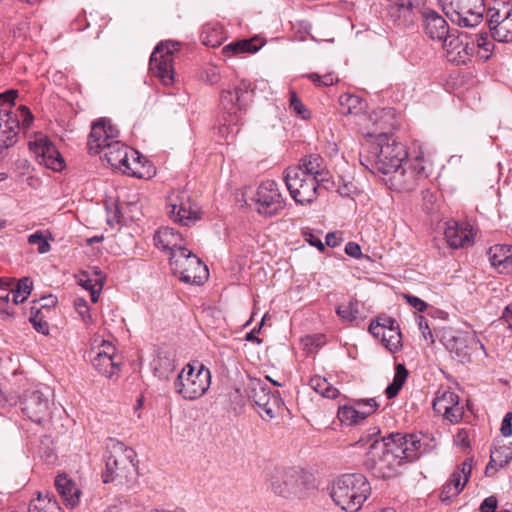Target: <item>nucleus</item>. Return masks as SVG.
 Returning a JSON list of instances; mask_svg holds the SVG:
<instances>
[{
	"mask_svg": "<svg viewBox=\"0 0 512 512\" xmlns=\"http://www.w3.org/2000/svg\"><path fill=\"white\" fill-rule=\"evenodd\" d=\"M379 430L373 429L367 440L361 438L356 445H368L365 465L376 477L392 478L399 473L400 467L413 462L424 452L418 435L390 434L378 439Z\"/></svg>",
	"mask_w": 512,
	"mask_h": 512,
	"instance_id": "nucleus-1",
	"label": "nucleus"
},
{
	"mask_svg": "<svg viewBox=\"0 0 512 512\" xmlns=\"http://www.w3.org/2000/svg\"><path fill=\"white\" fill-rule=\"evenodd\" d=\"M329 179L324 160L312 154L302 158L298 165L288 167L284 172V180L291 197L300 204H310L317 197L320 183Z\"/></svg>",
	"mask_w": 512,
	"mask_h": 512,
	"instance_id": "nucleus-2",
	"label": "nucleus"
},
{
	"mask_svg": "<svg viewBox=\"0 0 512 512\" xmlns=\"http://www.w3.org/2000/svg\"><path fill=\"white\" fill-rule=\"evenodd\" d=\"M370 492L369 482L359 473L341 475L329 486V494L334 503L348 512L358 511Z\"/></svg>",
	"mask_w": 512,
	"mask_h": 512,
	"instance_id": "nucleus-3",
	"label": "nucleus"
},
{
	"mask_svg": "<svg viewBox=\"0 0 512 512\" xmlns=\"http://www.w3.org/2000/svg\"><path fill=\"white\" fill-rule=\"evenodd\" d=\"M369 153L366 166L370 165L384 175H391L397 168H401L408 156L405 146L386 134L378 136Z\"/></svg>",
	"mask_w": 512,
	"mask_h": 512,
	"instance_id": "nucleus-4",
	"label": "nucleus"
},
{
	"mask_svg": "<svg viewBox=\"0 0 512 512\" xmlns=\"http://www.w3.org/2000/svg\"><path fill=\"white\" fill-rule=\"evenodd\" d=\"M108 164L123 174L136 178H147L151 176V166L138 151L129 148L117 138L106 145L103 151Z\"/></svg>",
	"mask_w": 512,
	"mask_h": 512,
	"instance_id": "nucleus-5",
	"label": "nucleus"
},
{
	"mask_svg": "<svg viewBox=\"0 0 512 512\" xmlns=\"http://www.w3.org/2000/svg\"><path fill=\"white\" fill-rule=\"evenodd\" d=\"M173 274L182 282L200 285L208 278L207 266L187 248H178L169 258Z\"/></svg>",
	"mask_w": 512,
	"mask_h": 512,
	"instance_id": "nucleus-6",
	"label": "nucleus"
},
{
	"mask_svg": "<svg viewBox=\"0 0 512 512\" xmlns=\"http://www.w3.org/2000/svg\"><path fill=\"white\" fill-rule=\"evenodd\" d=\"M211 384V374L208 368L200 365L196 370L187 364L174 381V390L183 399L193 401L203 396Z\"/></svg>",
	"mask_w": 512,
	"mask_h": 512,
	"instance_id": "nucleus-7",
	"label": "nucleus"
},
{
	"mask_svg": "<svg viewBox=\"0 0 512 512\" xmlns=\"http://www.w3.org/2000/svg\"><path fill=\"white\" fill-rule=\"evenodd\" d=\"M444 14L460 27H475L483 17L484 0H438Z\"/></svg>",
	"mask_w": 512,
	"mask_h": 512,
	"instance_id": "nucleus-8",
	"label": "nucleus"
},
{
	"mask_svg": "<svg viewBox=\"0 0 512 512\" xmlns=\"http://www.w3.org/2000/svg\"><path fill=\"white\" fill-rule=\"evenodd\" d=\"M441 341L452 357L461 363L469 362L472 354L478 350L484 351V345L473 331L446 329Z\"/></svg>",
	"mask_w": 512,
	"mask_h": 512,
	"instance_id": "nucleus-9",
	"label": "nucleus"
},
{
	"mask_svg": "<svg viewBox=\"0 0 512 512\" xmlns=\"http://www.w3.org/2000/svg\"><path fill=\"white\" fill-rule=\"evenodd\" d=\"M136 457L135 451L117 442L112 445L110 454L106 458V471L103 473L102 478L104 483H110L117 479H127L134 467V460Z\"/></svg>",
	"mask_w": 512,
	"mask_h": 512,
	"instance_id": "nucleus-10",
	"label": "nucleus"
},
{
	"mask_svg": "<svg viewBox=\"0 0 512 512\" xmlns=\"http://www.w3.org/2000/svg\"><path fill=\"white\" fill-rule=\"evenodd\" d=\"M167 213L183 226H191L201 217L200 206L186 191H173L167 199Z\"/></svg>",
	"mask_w": 512,
	"mask_h": 512,
	"instance_id": "nucleus-11",
	"label": "nucleus"
},
{
	"mask_svg": "<svg viewBox=\"0 0 512 512\" xmlns=\"http://www.w3.org/2000/svg\"><path fill=\"white\" fill-rule=\"evenodd\" d=\"M271 491L282 498L294 499L304 496V482L301 473L293 468L275 469L269 477Z\"/></svg>",
	"mask_w": 512,
	"mask_h": 512,
	"instance_id": "nucleus-12",
	"label": "nucleus"
},
{
	"mask_svg": "<svg viewBox=\"0 0 512 512\" xmlns=\"http://www.w3.org/2000/svg\"><path fill=\"white\" fill-rule=\"evenodd\" d=\"M487 22L491 35L496 41H512L511 2L495 1L487 10Z\"/></svg>",
	"mask_w": 512,
	"mask_h": 512,
	"instance_id": "nucleus-13",
	"label": "nucleus"
},
{
	"mask_svg": "<svg viewBox=\"0 0 512 512\" xmlns=\"http://www.w3.org/2000/svg\"><path fill=\"white\" fill-rule=\"evenodd\" d=\"M255 210L264 217H273L285 207V199L274 180L263 181L252 199Z\"/></svg>",
	"mask_w": 512,
	"mask_h": 512,
	"instance_id": "nucleus-14",
	"label": "nucleus"
},
{
	"mask_svg": "<svg viewBox=\"0 0 512 512\" xmlns=\"http://www.w3.org/2000/svg\"><path fill=\"white\" fill-rule=\"evenodd\" d=\"M254 89L252 83L242 79L233 88L223 89L220 95L222 109L235 121L238 115L245 111L252 101Z\"/></svg>",
	"mask_w": 512,
	"mask_h": 512,
	"instance_id": "nucleus-15",
	"label": "nucleus"
},
{
	"mask_svg": "<svg viewBox=\"0 0 512 512\" xmlns=\"http://www.w3.org/2000/svg\"><path fill=\"white\" fill-rule=\"evenodd\" d=\"M177 43L165 42L156 46L150 57V70L163 85L174 83V51Z\"/></svg>",
	"mask_w": 512,
	"mask_h": 512,
	"instance_id": "nucleus-16",
	"label": "nucleus"
},
{
	"mask_svg": "<svg viewBox=\"0 0 512 512\" xmlns=\"http://www.w3.org/2000/svg\"><path fill=\"white\" fill-rule=\"evenodd\" d=\"M29 149L39 164L54 171H61L64 168L63 157L46 135L36 134L29 142Z\"/></svg>",
	"mask_w": 512,
	"mask_h": 512,
	"instance_id": "nucleus-17",
	"label": "nucleus"
},
{
	"mask_svg": "<svg viewBox=\"0 0 512 512\" xmlns=\"http://www.w3.org/2000/svg\"><path fill=\"white\" fill-rule=\"evenodd\" d=\"M90 355L93 367L105 377L111 378L119 370L120 357L111 342L103 340L98 347L91 349Z\"/></svg>",
	"mask_w": 512,
	"mask_h": 512,
	"instance_id": "nucleus-18",
	"label": "nucleus"
},
{
	"mask_svg": "<svg viewBox=\"0 0 512 512\" xmlns=\"http://www.w3.org/2000/svg\"><path fill=\"white\" fill-rule=\"evenodd\" d=\"M20 404L22 412L35 423L41 424L50 418V400L38 390L25 392Z\"/></svg>",
	"mask_w": 512,
	"mask_h": 512,
	"instance_id": "nucleus-19",
	"label": "nucleus"
},
{
	"mask_svg": "<svg viewBox=\"0 0 512 512\" xmlns=\"http://www.w3.org/2000/svg\"><path fill=\"white\" fill-rule=\"evenodd\" d=\"M433 410L451 423H458L464 415L459 396L450 390L437 391L433 400Z\"/></svg>",
	"mask_w": 512,
	"mask_h": 512,
	"instance_id": "nucleus-20",
	"label": "nucleus"
},
{
	"mask_svg": "<svg viewBox=\"0 0 512 512\" xmlns=\"http://www.w3.org/2000/svg\"><path fill=\"white\" fill-rule=\"evenodd\" d=\"M251 398L259 408L258 413L262 419L270 420L276 417L280 408V399L272 394L264 383L260 381L253 383Z\"/></svg>",
	"mask_w": 512,
	"mask_h": 512,
	"instance_id": "nucleus-21",
	"label": "nucleus"
},
{
	"mask_svg": "<svg viewBox=\"0 0 512 512\" xmlns=\"http://www.w3.org/2000/svg\"><path fill=\"white\" fill-rule=\"evenodd\" d=\"M119 136V131L109 120L101 119L93 123L88 138V149L91 154L102 153L106 145L114 141Z\"/></svg>",
	"mask_w": 512,
	"mask_h": 512,
	"instance_id": "nucleus-22",
	"label": "nucleus"
},
{
	"mask_svg": "<svg viewBox=\"0 0 512 512\" xmlns=\"http://www.w3.org/2000/svg\"><path fill=\"white\" fill-rule=\"evenodd\" d=\"M472 472V465L468 461H464L451 474L449 480L443 485L440 500L443 503H450L457 497L469 481Z\"/></svg>",
	"mask_w": 512,
	"mask_h": 512,
	"instance_id": "nucleus-23",
	"label": "nucleus"
},
{
	"mask_svg": "<svg viewBox=\"0 0 512 512\" xmlns=\"http://www.w3.org/2000/svg\"><path fill=\"white\" fill-rule=\"evenodd\" d=\"M444 236L451 248L458 249L473 245L475 232L469 223L449 220L445 223Z\"/></svg>",
	"mask_w": 512,
	"mask_h": 512,
	"instance_id": "nucleus-24",
	"label": "nucleus"
},
{
	"mask_svg": "<svg viewBox=\"0 0 512 512\" xmlns=\"http://www.w3.org/2000/svg\"><path fill=\"white\" fill-rule=\"evenodd\" d=\"M442 47L445 51L446 58L449 62L457 65L465 64L470 59L475 49V44L469 46L468 42L454 34H450L442 41Z\"/></svg>",
	"mask_w": 512,
	"mask_h": 512,
	"instance_id": "nucleus-25",
	"label": "nucleus"
},
{
	"mask_svg": "<svg viewBox=\"0 0 512 512\" xmlns=\"http://www.w3.org/2000/svg\"><path fill=\"white\" fill-rule=\"evenodd\" d=\"M18 115L7 107L0 108V150L13 146L19 130Z\"/></svg>",
	"mask_w": 512,
	"mask_h": 512,
	"instance_id": "nucleus-26",
	"label": "nucleus"
},
{
	"mask_svg": "<svg viewBox=\"0 0 512 512\" xmlns=\"http://www.w3.org/2000/svg\"><path fill=\"white\" fill-rule=\"evenodd\" d=\"M489 261L493 267L502 274H512V246L497 244L489 248L487 252Z\"/></svg>",
	"mask_w": 512,
	"mask_h": 512,
	"instance_id": "nucleus-27",
	"label": "nucleus"
},
{
	"mask_svg": "<svg viewBox=\"0 0 512 512\" xmlns=\"http://www.w3.org/2000/svg\"><path fill=\"white\" fill-rule=\"evenodd\" d=\"M369 332L380 339L382 344L391 353H395L402 347V336L399 327L384 330L379 325H369Z\"/></svg>",
	"mask_w": 512,
	"mask_h": 512,
	"instance_id": "nucleus-28",
	"label": "nucleus"
},
{
	"mask_svg": "<svg viewBox=\"0 0 512 512\" xmlns=\"http://www.w3.org/2000/svg\"><path fill=\"white\" fill-rule=\"evenodd\" d=\"M425 32L432 39L442 42L450 35L445 19L435 11L425 13Z\"/></svg>",
	"mask_w": 512,
	"mask_h": 512,
	"instance_id": "nucleus-29",
	"label": "nucleus"
},
{
	"mask_svg": "<svg viewBox=\"0 0 512 512\" xmlns=\"http://www.w3.org/2000/svg\"><path fill=\"white\" fill-rule=\"evenodd\" d=\"M182 241V235L171 227H162L154 235L156 247L164 251H169L170 256H172L173 252L178 250V248H184L181 246Z\"/></svg>",
	"mask_w": 512,
	"mask_h": 512,
	"instance_id": "nucleus-30",
	"label": "nucleus"
},
{
	"mask_svg": "<svg viewBox=\"0 0 512 512\" xmlns=\"http://www.w3.org/2000/svg\"><path fill=\"white\" fill-rule=\"evenodd\" d=\"M55 487L66 506L74 508L79 504L81 494L80 490L66 475L60 474L56 477Z\"/></svg>",
	"mask_w": 512,
	"mask_h": 512,
	"instance_id": "nucleus-31",
	"label": "nucleus"
},
{
	"mask_svg": "<svg viewBox=\"0 0 512 512\" xmlns=\"http://www.w3.org/2000/svg\"><path fill=\"white\" fill-rule=\"evenodd\" d=\"M368 406L367 411H361L352 406H342L338 409V419L341 423L346 425L357 424L360 420L365 419L371 412L377 408V404L374 399L368 400L365 404Z\"/></svg>",
	"mask_w": 512,
	"mask_h": 512,
	"instance_id": "nucleus-32",
	"label": "nucleus"
},
{
	"mask_svg": "<svg viewBox=\"0 0 512 512\" xmlns=\"http://www.w3.org/2000/svg\"><path fill=\"white\" fill-rule=\"evenodd\" d=\"M418 178L411 172L408 167L402 166L397 168L389 178L391 188L397 191L412 190L417 186Z\"/></svg>",
	"mask_w": 512,
	"mask_h": 512,
	"instance_id": "nucleus-33",
	"label": "nucleus"
},
{
	"mask_svg": "<svg viewBox=\"0 0 512 512\" xmlns=\"http://www.w3.org/2000/svg\"><path fill=\"white\" fill-rule=\"evenodd\" d=\"M77 282L81 287L90 292L91 301L96 303L105 282V278L102 276L101 272L95 271L94 277H91L86 272H82L78 276Z\"/></svg>",
	"mask_w": 512,
	"mask_h": 512,
	"instance_id": "nucleus-34",
	"label": "nucleus"
},
{
	"mask_svg": "<svg viewBox=\"0 0 512 512\" xmlns=\"http://www.w3.org/2000/svg\"><path fill=\"white\" fill-rule=\"evenodd\" d=\"M226 39L224 28L219 23H207L201 32V41L205 46L219 47Z\"/></svg>",
	"mask_w": 512,
	"mask_h": 512,
	"instance_id": "nucleus-35",
	"label": "nucleus"
},
{
	"mask_svg": "<svg viewBox=\"0 0 512 512\" xmlns=\"http://www.w3.org/2000/svg\"><path fill=\"white\" fill-rule=\"evenodd\" d=\"M260 47L261 44H257V39L255 38L238 40L224 46L221 53L224 56L231 57L242 53H255Z\"/></svg>",
	"mask_w": 512,
	"mask_h": 512,
	"instance_id": "nucleus-36",
	"label": "nucleus"
},
{
	"mask_svg": "<svg viewBox=\"0 0 512 512\" xmlns=\"http://www.w3.org/2000/svg\"><path fill=\"white\" fill-rule=\"evenodd\" d=\"M29 512H62V509L53 495L39 492L37 498L30 502Z\"/></svg>",
	"mask_w": 512,
	"mask_h": 512,
	"instance_id": "nucleus-37",
	"label": "nucleus"
},
{
	"mask_svg": "<svg viewBox=\"0 0 512 512\" xmlns=\"http://www.w3.org/2000/svg\"><path fill=\"white\" fill-rule=\"evenodd\" d=\"M512 460V444H503L499 446H495L493 450H491L490 462L486 467V474H488L490 468H494L495 466L504 467Z\"/></svg>",
	"mask_w": 512,
	"mask_h": 512,
	"instance_id": "nucleus-38",
	"label": "nucleus"
},
{
	"mask_svg": "<svg viewBox=\"0 0 512 512\" xmlns=\"http://www.w3.org/2000/svg\"><path fill=\"white\" fill-rule=\"evenodd\" d=\"M339 104L343 114L357 115L366 108V103L357 95L342 94L339 97Z\"/></svg>",
	"mask_w": 512,
	"mask_h": 512,
	"instance_id": "nucleus-39",
	"label": "nucleus"
},
{
	"mask_svg": "<svg viewBox=\"0 0 512 512\" xmlns=\"http://www.w3.org/2000/svg\"><path fill=\"white\" fill-rule=\"evenodd\" d=\"M310 387L321 396L334 399L338 396L339 391L326 378L315 375L309 381Z\"/></svg>",
	"mask_w": 512,
	"mask_h": 512,
	"instance_id": "nucleus-40",
	"label": "nucleus"
},
{
	"mask_svg": "<svg viewBox=\"0 0 512 512\" xmlns=\"http://www.w3.org/2000/svg\"><path fill=\"white\" fill-rule=\"evenodd\" d=\"M414 175L420 179H425L429 175V162L425 159V154L420 150L408 163L405 164Z\"/></svg>",
	"mask_w": 512,
	"mask_h": 512,
	"instance_id": "nucleus-41",
	"label": "nucleus"
},
{
	"mask_svg": "<svg viewBox=\"0 0 512 512\" xmlns=\"http://www.w3.org/2000/svg\"><path fill=\"white\" fill-rule=\"evenodd\" d=\"M408 376V371L403 364H397L395 367V375L393 381L386 388V396L388 399L396 397L403 387Z\"/></svg>",
	"mask_w": 512,
	"mask_h": 512,
	"instance_id": "nucleus-42",
	"label": "nucleus"
},
{
	"mask_svg": "<svg viewBox=\"0 0 512 512\" xmlns=\"http://www.w3.org/2000/svg\"><path fill=\"white\" fill-rule=\"evenodd\" d=\"M33 283L28 277L21 278L15 288H11L12 301L15 305L23 303L32 291Z\"/></svg>",
	"mask_w": 512,
	"mask_h": 512,
	"instance_id": "nucleus-43",
	"label": "nucleus"
},
{
	"mask_svg": "<svg viewBox=\"0 0 512 512\" xmlns=\"http://www.w3.org/2000/svg\"><path fill=\"white\" fill-rule=\"evenodd\" d=\"M477 56L486 61L490 58L494 44L487 35H478L476 38Z\"/></svg>",
	"mask_w": 512,
	"mask_h": 512,
	"instance_id": "nucleus-44",
	"label": "nucleus"
},
{
	"mask_svg": "<svg viewBox=\"0 0 512 512\" xmlns=\"http://www.w3.org/2000/svg\"><path fill=\"white\" fill-rule=\"evenodd\" d=\"M289 107L290 109L301 119H308L310 117V111L306 108V106L302 103V101L298 98L297 94L293 91L289 93Z\"/></svg>",
	"mask_w": 512,
	"mask_h": 512,
	"instance_id": "nucleus-45",
	"label": "nucleus"
},
{
	"mask_svg": "<svg viewBox=\"0 0 512 512\" xmlns=\"http://www.w3.org/2000/svg\"><path fill=\"white\" fill-rule=\"evenodd\" d=\"M388 12L393 18H399L401 13L408 12L412 6L411 0H387Z\"/></svg>",
	"mask_w": 512,
	"mask_h": 512,
	"instance_id": "nucleus-46",
	"label": "nucleus"
},
{
	"mask_svg": "<svg viewBox=\"0 0 512 512\" xmlns=\"http://www.w3.org/2000/svg\"><path fill=\"white\" fill-rule=\"evenodd\" d=\"M336 313L341 319L351 322L355 320L357 317V305L352 302L340 305L339 307H337Z\"/></svg>",
	"mask_w": 512,
	"mask_h": 512,
	"instance_id": "nucleus-47",
	"label": "nucleus"
},
{
	"mask_svg": "<svg viewBox=\"0 0 512 512\" xmlns=\"http://www.w3.org/2000/svg\"><path fill=\"white\" fill-rule=\"evenodd\" d=\"M201 78L210 85L217 84L221 79L220 69L215 65L209 64L204 68Z\"/></svg>",
	"mask_w": 512,
	"mask_h": 512,
	"instance_id": "nucleus-48",
	"label": "nucleus"
},
{
	"mask_svg": "<svg viewBox=\"0 0 512 512\" xmlns=\"http://www.w3.org/2000/svg\"><path fill=\"white\" fill-rule=\"evenodd\" d=\"M74 307L85 324L92 323V316L90 314V310L85 299L76 298L74 300Z\"/></svg>",
	"mask_w": 512,
	"mask_h": 512,
	"instance_id": "nucleus-49",
	"label": "nucleus"
},
{
	"mask_svg": "<svg viewBox=\"0 0 512 512\" xmlns=\"http://www.w3.org/2000/svg\"><path fill=\"white\" fill-rule=\"evenodd\" d=\"M28 242L32 245H37L38 252L40 254L47 253L50 250V244L47 242L40 231L31 234L28 237Z\"/></svg>",
	"mask_w": 512,
	"mask_h": 512,
	"instance_id": "nucleus-50",
	"label": "nucleus"
},
{
	"mask_svg": "<svg viewBox=\"0 0 512 512\" xmlns=\"http://www.w3.org/2000/svg\"><path fill=\"white\" fill-rule=\"evenodd\" d=\"M17 97V91L9 90L5 93L0 94V108L7 107L11 111L10 105L14 104V100Z\"/></svg>",
	"mask_w": 512,
	"mask_h": 512,
	"instance_id": "nucleus-51",
	"label": "nucleus"
},
{
	"mask_svg": "<svg viewBox=\"0 0 512 512\" xmlns=\"http://www.w3.org/2000/svg\"><path fill=\"white\" fill-rule=\"evenodd\" d=\"M162 366H164L167 371H172L174 368L173 361L168 358H164V359L159 358L158 360H155L154 361V370H155V373H157L159 377L165 376L164 372L160 371V368Z\"/></svg>",
	"mask_w": 512,
	"mask_h": 512,
	"instance_id": "nucleus-52",
	"label": "nucleus"
},
{
	"mask_svg": "<svg viewBox=\"0 0 512 512\" xmlns=\"http://www.w3.org/2000/svg\"><path fill=\"white\" fill-rule=\"evenodd\" d=\"M454 442L457 446H460L461 448H468L470 446L469 432L464 428L459 429L454 437Z\"/></svg>",
	"mask_w": 512,
	"mask_h": 512,
	"instance_id": "nucleus-53",
	"label": "nucleus"
},
{
	"mask_svg": "<svg viewBox=\"0 0 512 512\" xmlns=\"http://www.w3.org/2000/svg\"><path fill=\"white\" fill-rule=\"evenodd\" d=\"M370 325H379L384 330L390 329L392 327H399L396 321L388 316H380L375 321H372Z\"/></svg>",
	"mask_w": 512,
	"mask_h": 512,
	"instance_id": "nucleus-54",
	"label": "nucleus"
},
{
	"mask_svg": "<svg viewBox=\"0 0 512 512\" xmlns=\"http://www.w3.org/2000/svg\"><path fill=\"white\" fill-rule=\"evenodd\" d=\"M498 501L495 496H489L483 500L480 505V512H495L497 509Z\"/></svg>",
	"mask_w": 512,
	"mask_h": 512,
	"instance_id": "nucleus-55",
	"label": "nucleus"
},
{
	"mask_svg": "<svg viewBox=\"0 0 512 512\" xmlns=\"http://www.w3.org/2000/svg\"><path fill=\"white\" fill-rule=\"evenodd\" d=\"M500 431L504 437H509L512 435V412L505 414L502 420Z\"/></svg>",
	"mask_w": 512,
	"mask_h": 512,
	"instance_id": "nucleus-56",
	"label": "nucleus"
},
{
	"mask_svg": "<svg viewBox=\"0 0 512 512\" xmlns=\"http://www.w3.org/2000/svg\"><path fill=\"white\" fill-rule=\"evenodd\" d=\"M404 298L414 309H416L419 312H423L427 308V304L416 296L405 294Z\"/></svg>",
	"mask_w": 512,
	"mask_h": 512,
	"instance_id": "nucleus-57",
	"label": "nucleus"
},
{
	"mask_svg": "<svg viewBox=\"0 0 512 512\" xmlns=\"http://www.w3.org/2000/svg\"><path fill=\"white\" fill-rule=\"evenodd\" d=\"M424 208L427 212L431 213L434 210V202L436 201V196L429 190H425L422 192Z\"/></svg>",
	"mask_w": 512,
	"mask_h": 512,
	"instance_id": "nucleus-58",
	"label": "nucleus"
},
{
	"mask_svg": "<svg viewBox=\"0 0 512 512\" xmlns=\"http://www.w3.org/2000/svg\"><path fill=\"white\" fill-rule=\"evenodd\" d=\"M345 253L353 258L359 259L362 257L360 246L355 242H348L345 246Z\"/></svg>",
	"mask_w": 512,
	"mask_h": 512,
	"instance_id": "nucleus-59",
	"label": "nucleus"
},
{
	"mask_svg": "<svg viewBox=\"0 0 512 512\" xmlns=\"http://www.w3.org/2000/svg\"><path fill=\"white\" fill-rule=\"evenodd\" d=\"M305 240L312 246L318 248L320 251H324L325 246L322 243L321 239L314 236L312 232H304L303 233Z\"/></svg>",
	"mask_w": 512,
	"mask_h": 512,
	"instance_id": "nucleus-60",
	"label": "nucleus"
},
{
	"mask_svg": "<svg viewBox=\"0 0 512 512\" xmlns=\"http://www.w3.org/2000/svg\"><path fill=\"white\" fill-rule=\"evenodd\" d=\"M326 245L329 247H337L343 240L341 234L337 232H330L326 235Z\"/></svg>",
	"mask_w": 512,
	"mask_h": 512,
	"instance_id": "nucleus-61",
	"label": "nucleus"
},
{
	"mask_svg": "<svg viewBox=\"0 0 512 512\" xmlns=\"http://www.w3.org/2000/svg\"><path fill=\"white\" fill-rule=\"evenodd\" d=\"M30 321L37 332L48 334V324L46 322L38 320L37 316L30 317Z\"/></svg>",
	"mask_w": 512,
	"mask_h": 512,
	"instance_id": "nucleus-62",
	"label": "nucleus"
},
{
	"mask_svg": "<svg viewBox=\"0 0 512 512\" xmlns=\"http://www.w3.org/2000/svg\"><path fill=\"white\" fill-rule=\"evenodd\" d=\"M18 110L20 111V115L23 118V126L28 128L33 120V116L30 110L25 106H20Z\"/></svg>",
	"mask_w": 512,
	"mask_h": 512,
	"instance_id": "nucleus-63",
	"label": "nucleus"
},
{
	"mask_svg": "<svg viewBox=\"0 0 512 512\" xmlns=\"http://www.w3.org/2000/svg\"><path fill=\"white\" fill-rule=\"evenodd\" d=\"M419 328L422 332V335L423 337L427 340V339H430L432 342H433V335H432V332L427 324V322H423V318L421 317L420 318V322H419Z\"/></svg>",
	"mask_w": 512,
	"mask_h": 512,
	"instance_id": "nucleus-64",
	"label": "nucleus"
}]
</instances>
